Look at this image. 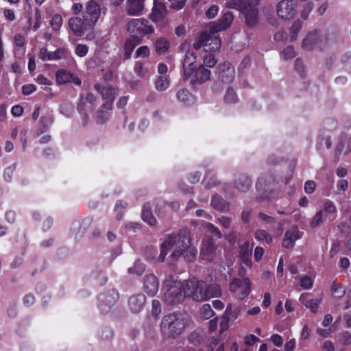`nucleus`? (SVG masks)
<instances>
[{"label": "nucleus", "mask_w": 351, "mask_h": 351, "mask_svg": "<svg viewBox=\"0 0 351 351\" xmlns=\"http://www.w3.org/2000/svg\"><path fill=\"white\" fill-rule=\"evenodd\" d=\"M331 289L332 294L337 298H341L346 292V289L343 288L341 284H333Z\"/></svg>", "instance_id": "47"}, {"label": "nucleus", "mask_w": 351, "mask_h": 351, "mask_svg": "<svg viewBox=\"0 0 351 351\" xmlns=\"http://www.w3.org/2000/svg\"><path fill=\"white\" fill-rule=\"evenodd\" d=\"M110 110H107L104 108V105L102 106V109L98 112L97 118L98 121L101 123L105 122L108 119V111Z\"/></svg>", "instance_id": "60"}, {"label": "nucleus", "mask_w": 351, "mask_h": 351, "mask_svg": "<svg viewBox=\"0 0 351 351\" xmlns=\"http://www.w3.org/2000/svg\"><path fill=\"white\" fill-rule=\"evenodd\" d=\"M161 312V307L159 301L154 300L152 301V314L157 317Z\"/></svg>", "instance_id": "64"}, {"label": "nucleus", "mask_w": 351, "mask_h": 351, "mask_svg": "<svg viewBox=\"0 0 351 351\" xmlns=\"http://www.w3.org/2000/svg\"><path fill=\"white\" fill-rule=\"evenodd\" d=\"M149 56V49L147 46H141L136 51V58H147Z\"/></svg>", "instance_id": "54"}, {"label": "nucleus", "mask_w": 351, "mask_h": 351, "mask_svg": "<svg viewBox=\"0 0 351 351\" xmlns=\"http://www.w3.org/2000/svg\"><path fill=\"white\" fill-rule=\"evenodd\" d=\"M241 312L240 307H234L232 304H229L223 314L228 319H237Z\"/></svg>", "instance_id": "32"}, {"label": "nucleus", "mask_w": 351, "mask_h": 351, "mask_svg": "<svg viewBox=\"0 0 351 351\" xmlns=\"http://www.w3.org/2000/svg\"><path fill=\"white\" fill-rule=\"evenodd\" d=\"M252 254V247L248 242H245L240 247V257L247 265L250 264V256Z\"/></svg>", "instance_id": "29"}, {"label": "nucleus", "mask_w": 351, "mask_h": 351, "mask_svg": "<svg viewBox=\"0 0 351 351\" xmlns=\"http://www.w3.org/2000/svg\"><path fill=\"white\" fill-rule=\"evenodd\" d=\"M217 75L218 79L226 84L231 83L235 75V71L229 62L220 64L217 68Z\"/></svg>", "instance_id": "12"}, {"label": "nucleus", "mask_w": 351, "mask_h": 351, "mask_svg": "<svg viewBox=\"0 0 351 351\" xmlns=\"http://www.w3.org/2000/svg\"><path fill=\"white\" fill-rule=\"evenodd\" d=\"M56 80L60 84L71 83L72 80V74L65 70H59L56 73Z\"/></svg>", "instance_id": "34"}, {"label": "nucleus", "mask_w": 351, "mask_h": 351, "mask_svg": "<svg viewBox=\"0 0 351 351\" xmlns=\"http://www.w3.org/2000/svg\"><path fill=\"white\" fill-rule=\"evenodd\" d=\"M302 27V23L300 21H295L291 26V41H293L296 39L298 33Z\"/></svg>", "instance_id": "49"}, {"label": "nucleus", "mask_w": 351, "mask_h": 351, "mask_svg": "<svg viewBox=\"0 0 351 351\" xmlns=\"http://www.w3.org/2000/svg\"><path fill=\"white\" fill-rule=\"evenodd\" d=\"M96 101L95 97L92 93H88L86 97H82L77 106V110L81 114L83 125H86L88 121L87 112L93 110Z\"/></svg>", "instance_id": "10"}, {"label": "nucleus", "mask_w": 351, "mask_h": 351, "mask_svg": "<svg viewBox=\"0 0 351 351\" xmlns=\"http://www.w3.org/2000/svg\"><path fill=\"white\" fill-rule=\"evenodd\" d=\"M211 206L216 210L223 212L228 209V204L219 196L215 195L211 201Z\"/></svg>", "instance_id": "33"}, {"label": "nucleus", "mask_w": 351, "mask_h": 351, "mask_svg": "<svg viewBox=\"0 0 351 351\" xmlns=\"http://www.w3.org/2000/svg\"><path fill=\"white\" fill-rule=\"evenodd\" d=\"M321 36L319 32L313 30L309 32L302 41V48L305 50H311L315 47L319 42Z\"/></svg>", "instance_id": "21"}, {"label": "nucleus", "mask_w": 351, "mask_h": 351, "mask_svg": "<svg viewBox=\"0 0 351 351\" xmlns=\"http://www.w3.org/2000/svg\"><path fill=\"white\" fill-rule=\"evenodd\" d=\"M307 295L308 294L306 293H302L300 296L299 300L300 302L304 304L307 308H309L312 313H315L318 310L321 300L320 299H312V300L306 301Z\"/></svg>", "instance_id": "27"}, {"label": "nucleus", "mask_w": 351, "mask_h": 351, "mask_svg": "<svg viewBox=\"0 0 351 351\" xmlns=\"http://www.w3.org/2000/svg\"><path fill=\"white\" fill-rule=\"evenodd\" d=\"M339 341L343 345H350L351 343V334L348 332H344L339 335Z\"/></svg>", "instance_id": "58"}, {"label": "nucleus", "mask_w": 351, "mask_h": 351, "mask_svg": "<svg viewBox=\"0 0 351 351\" xmlns=\"http://www.w3.org/2000/svg\"><path fill=\"white\" fill-rule=\"evenodd\" d=\"M134 71L138 75V76L143 77L147 73V69H145L142 64V63L139 62H136L134 66Z\"/></svg>", "instance_id": "59"}, {"label": "nucleus", "mask_w": 351, "mask_h": 351, "mask_svg": "<svg viewBox=\"0 0 351 351\" xmlns=\"http://www.w3.org/2000/svg\"><path fill=\"white\" fill-rule=\"evenodd\" d=\"M142 40L140 38H134L130 36L125 41L124 45V58L125 59H128L130 58L132 51L134 48L139 45Z\"/></svg>", "instance_id": "26"}, {"label": "nucleus", "mask_w": 351, "mask_h": 351, "mask_svg": "<svg viewBox=\"0 0 351 351\" xmlns=\"http://www.w3.org/2000/svg\"><path fill=\"white\" fill-rule=\"evenodd\" d=\"M159 289V282L154 274L146 275L143 281V289L145 293L152 297L156 295Z\"/></svg>", "instance_id": "16"}, {"label": "nucleus", "mask_w": 351, "mask_h": 351, "mask_svg": "<svg viewBox=\"0 0 351 351\" xmlns=\"http://www.w3.org/2000/svg\"><path fill=\"white\" fill-rule=\"evenodd\" d=\"M163 300L169 305L182 302L186 297L185 281L180 282L173 276L167 277L162 284Z\"/></svg>", "instance_id": "4"}, {"label": "nucleus", "mask_w": 351, "mask_h": 351, "mask_svg": "<svg viewBox=\"0 0 351 351\" xmlns=\"http://www.w3.org/2000/svg\"><path fill=\"white\" fill-rule=\"evenodd\" d=\"M39 130L40 132L46 131L53 123V118L50 115L42 117L40 121Z\"/></svg>", "instance_id": "43"}, {"label": "nucleus", "mask_w": 351, "mask_h": 351, "mask_svg": "<svg viewBox=\"0 0 351 351\" xmlns=\"http://www.w3.org/2000/svg\"><path fill=\"white\" fill-rule=\"evenodd\" d=\"M245 16V24L249 27H254L258 23V10L255 8L251 10L245 11L243 13Z\"/></svg>", "instance_id": "24"}, {"label": "nucleus", "mask_w": 351, "mask_h": 351, "mask_svg": "<svg viewBox=\"0 0 351 351\" xmlns=\"http://www.w3.org/2000/svg\"><path fill=\"white\" fill-rule=\"evenodd\" d=\"M171 250L172 253L170 257L173 261L182 257L186 261L192 262L195 260L197 254V248L191 244L189 237L183 232L164 237L160 244V254L158 261L164 262L165 256Z\"/></svg>", "instance_id": "1"}, {"label": "nucleus", "mask_w": 351, "mask_h": 351, "mask_svg": "<svg viewBox=\"0 0 351 351\" xmlns=\"http://www.w3.org/2000/svg\"><path fill=\"white\" fill-rule=\"evenodd\" d=\"M128 206V204L125 202L123 201H119L115 206H114V210L117 213V219H120L121 218V211L125 208Z\"/></svg>", "instance_id": "61"}, {"label": "nucleus", "mask_w": 351, "mask_h": 351, "mask_svg": "<svg viewBox=\"0 0 351 351\" xmlns=\"http://www.w3.org/2000/svg\"><path fill=\"white\" fill-rule=\"evenodd\" d=\"M191 324L189 315L185 313H173L165 315L160 322L162 334L175 339L180 335Z\"/></svg>", "instance_id": "3"}, {"label": "nucleus", "mask_w": 351, "mask_h": 351, "mask_svg": "<svg viewBox=\"0 0 351 351\" xmlns=\"http://www.w3.org/2000/svg\"><path fill=\"white\" fill-rule=\"evenodd\" d=\"M313 8V3L311 1L306 3L303 5V8L301 10L300 16L303 20H306Z\"/></svg>", "instance_id": "48"}, {"label": "nucleus", "mask_w": 351, "mask_h": 351, "mask_svg": "<svg viewBox=\"0 0 351 351\" xmlns=\"http://www.w3.org/2000/svg\"><path fill=\"white\" fill-rule=\"evenodd\" d=\"M143 219L151 226L156 223V219L151 213V208L149 204L144 205L143 209Z\"/></svg>", "instance_id": "37"}, {"label": "nucleus", "mask_w": 351, "mask_h": 351, "mask_svg": "<svg viewBox=\"0 0 351 351\" xmlns=\"http://www.w3.org/2000/svg\"><path fill=\"white\" fill-rule=\"evenodd\" d=\"M27 43V40L25 36L21 34H16L14 36V44L15 46L14 55H21L25 53V46Z\"/></svg>", "instance_id": "25"}, {"label": "nucleus", "mask_w": 351, "mask_h": 351, "mask_svg": "<svg viewBox=\"0 0 351 351\" xmlns=\"http://www.w3.org/2000/svg\"><path fill=\"white\" fill-rule=\"evenodd\" d=\"M145 269V265L141 261H136L132 267L128 269V272L132 274L141 275Z\"/></svg>", "instance_id": "46"}, {"label": "nucleus", "mask_w": 351, "mask_h": 351, "mask_svg": "<svg viewBox=\"0 0 351 351\" xmlns=\"http://www.w3.org/2000/svg\"><path fill=\"white\" fill-rule=\"evenodd\" d=\"M215 315V312L213 311L211 306L209 304H203L199 309L198 316L200 319L206 320Z\"/></svg>", "instance_id": "30"}, {"label": "nucleus", "mask_w": 351, "mask_h": 351, "mask_svg": "<svg viewBox=\"0 0 351 351\" xmlns=\"http://www.w3.org/2000/svg\"><path fill=\"white\" fill-rule=\"evenodd\" d=\"M101 5L96 0H88L82 12L86 23L95 27L101 15Z\"/></svg>", "instance_id": "7"}, {"label": "nucleus", "mask_w": 351, "mask_h": 351, "mask_svg": "<svg viewBox=\"0 0 351 351\" xmlns=\"http://www.w3.org/2000/svg\"><path fill=\"white\" fill-rule=\"evenodd\" d=\"M169 47V43L166 38H160L156 41V51L159 54L165 53L168 50Z\"/></svg>", "instance_id": "36"}, {"label": "nucleus", "mask_w": 351, "mask_h": 351, "mask_svg": "<svg viewBox=\"0 0 351 351\" xmlns=\"http://www.w3.org/2000/svg\"><path fill=\"white\" fill-rule=\"evenodd\" d=\"M255 238L259 241H265L269 244L271 242L272 239L269 233L264 230H258L256 232Z\"/></svg>", "instance_id": "42"}, {"label": "nucleus", "mask_w": 351, "mask_h": 351, "mask_svg": "<svg viewBox=\"0 0 351 351\" xmlns=\"http://www.w3.org/2000/svg\"><path fill=\"white\" fill-rule=\"evenodd\" d=\"M126 31L130 35L134 38H140L154 33V28L149 22L143 18L132 19L126 25Z\"/></svg>", "instance_id": "5"}, {"label": "nucleus", "mask_w": 351, "mask_h": 351, "mask_svg": "<svg viewBox=\"0 0 351 351\" xmlns=\"http://www.w3.org/2000/svg\"><path fill=\"white\" fill-rule=\"evenodd\" d=\"M251 282L249 278H235L230 284V291L239 300H243L250 293Z\"/></svg>", "instance_id": "8"}, {"label": "nucleus", "mask_w": 351, "mask_h": 351, "mask_svg": "<svg viewBox=\"0 0 351 351\" xmlns=\"http://www.w3.org/2000/svg\"><path fill=\"white\" fill-rule=\"evenodd\" d=\"M205 228L208 232H210V233H213L218 238H221L222 237V234H221V232L219 231V230L217 227H215L213 224H212L210 223H206L205 225Z\"/></svg>", "instance_id": "56"}, {"label": "nucleus", "mask_w": 351, "mask_h": 351, "mask_svg": "<svg viewBox=\"0 0 351 351\" xmlns=\"http://www.w3.org/2000/svg\"><path fill=\"white\" fill-rule=\"evenodd\" d=\"M177 97L180 101L186 106H189L194 102L193 97L186 89L179 91L177 93Z\"/></svg>", "instance_id": "31"}, {"label": "nucleus", "mask_w": 351, "mask_h": 351, "mask_svg": "<svg viewBox=\"0 0 351 351\" xmlns=\"http://www.w3.org/2000/svg\"><path fill=\"white\" fill-rule=\"evenodd\" d=\"M276 14L282 20L289 21L296 14V4L293 0H281L276 6Z\"/></svg>", "instance_id": "9"}, {"label": "nucleus", "mask_w": 351, "mask_h": 351, "mask_svg": "<svg viewBox=\"0 0 351 351\" xmlns=\"http://www.w3.org/2000/svg\"><path fill=\"white\" fill-rule=\"evenodd\" d=\"M203 62L206 67L213 68L217 64V60L213 54L208 53L204 57Z\"/></svg>", "instance_id": "51"}, {"label": "nucleus", "mask_w": 351, "mask_h": 351, "mask_svg": "<svg viewBox=\"0 0 351 351\" xmlns=\"http://www.w3.org/2000/svg\"><path fill=\"white\" fill-rule=\"evenodd\" d=\"M69 27L74 34L77 36H82L89 29H93L94 27L86 23L84 18L73 17L69 20Z\"/></svg>", "instance_id": "13"}, {"label": "nucleus", "mask_w": 351, "mask_h": 351, "mask_svg": "<svg viewBox=\"0 0 351 351\" xmlns=\"http://www.w3.org/2000/svg\"><path fill=\"white\" fill-rule=\"evenodd\" d=\"M207 351H224L223 343H219L217 338H211L207 346Z\"/></svg>", "instance_id": "40"}, {"label": "nucleus", "mask_w": 351, "mask_h": 351, "mask_svg": "<svg viewBox=\"0 0 351 351\" xmlns=\"http://www.w3.org/2000/svg\"><path fill=\"white\" fill-rule=\"evenodd\" d=\"M145 303V297L143 294L132 296L129 300V307L134 313H138L143 308Z\"/></svg>", "instance_id": "22"}, {"label": "nucleus", "mask_w": 351, "mask_h": 351, "mask_svg": "<svg viewBox=\"0 0 351 351\" xmlns=\"http://www.w3.org/2000/svg\"><path fill=\"white\" fill-rule=\"evenodd\" d=\"M251 186L250 180L245 176H242L237 183V187L241 191H247Z\"/></svg>", "instance_id": "41"}, {"label": "nucleus", "mask_w": 351, "mask_h": 351, "mask_svg": "<svg viewBox=\"0 0 351 351\" xmlns=\"http://www.w3.org/2000/svg\"><path fill=\"white\" fill-rule=\"evenodd\" d=\"M301 237V232L296 228L287 231L282 241V246L286 248L292 247L295 241L300 239Z\"/></svg>", "instance_id": "23"}, {"label": "nucleus", "mask_w": 351, "mask_h": 351, "mask_svg": "<svg viewBox=\"0 0 351 351\" xmlns=\"http://www.w3.org/2000/svg\"><path fill=\"white\" fill-rule=\"evenodd\" d=\"M197 57L193 51H188L183 61V76L185 80L190 78L196 69Z\"/></svg>", "instance_id": "14"}, {"label": "nucleus", "mask_w": 351, "mask_h": 351, "mask_svg": "<svg viewBox=\"0 0 351 351\" xmlns=\"http://www.w3.org/2000/svg\"><path fill=\"white\" fill-rule=\"evenodd\" d=\"M229 322L230 319H228L227 317H226L224 315H222L221 317V321L220 322V334L222 335L225 331H226L229 328Z\"/></svg>", "instance_id": "63"}, {"label": "nucleus", "mask_w": 351, "mask_h": 351, "mask_svg": "<svg viewBox=\"0 0 351 351\" xmlns=\"http://www.w3.org/2000/svg\"><path fill=\"white\" fill-rule=\"evenodd\" d=\"M167 13L166 6L162 2L158 0L154 1V6L150 14V19L152 21L156 23L162 21Z\"/></svg>", "instance_id": "19"}, {"label": "nucleus", "mask_w": 351, "mask_h": 351, "mask_svg": "<svg viewBox=\"0 0 351 351\" xmlns=\"http://www.w3.org/2000/svg\"><path fill=\"white\" fill-rule=\"evenodd\" d=\"M219 10V8L218 5H212L206 11V16L208 19H213L217 15Z\"/></svg>", "instance_id": "52"}, {"label": "nucleus", "mask_w": 351, "mask_h": 351, "mask_svg": "<svg viewBox=\"0 0 351 351\" xmlns=\"http://www.w3.org/2000/svg\"><path fill=\"white\" fill-rule=\"evenodd\" d=\"M260 3L261 0H227L226 7L243 13L245 11L256 8Z\"/></svg>", "instance_id": "11"}, {"label": "nucleus", "mask_w": 351, "mask_h": 351, "mask_svg": "<svg viewBox=\"0 0 351 351\" xmlns=\"http://www.w3.org/2000/svg\"><path fill=\"white\" fill-rule=\"evenodd\" d=\"M326 219V215H324L323 210H319L312 218L310 226L312 228H315L322 223Z\"/></svg>", "instance_id": "39"}, {"label": "nucleus", "mask_w": 351, "mask_h": 351, "mask_svg": "<svg viewBox=\"0 0 351 351\" xmlns=\"http://www.w3.org/2000/svg\"><path fill=\"white\" fill-rule=\"evenodd\" d=\"M201 256L202 259L206 261H211L216 256V246L212 239H208L203 242Z\"/></svg>", "instance_id": "20"}, {"label": "nucleus", "mask_w": 351, "mask_h": 351, "mask_svg": "<svg viewBox=\"0 0 351 351\" xmlns=\"http://www.w3.org/2000/svg\"><path fill=\"white\" fill-rule=\"evenodd\" d=\"M62 25V18L61 15L56 14H54L51 21V26L53 30H58Z\"/></svg>", "instance_id": "50"}, {"label": "nucleus", "mask_w": 351, "mask_h": 351, "mask_svg": "<svg viewBox=\"0 0 351 351\" xmlns=\"http://www.w3.org/2000/svg\"><path fill=\"white\" fill-rule=\"evenodd\" d=\"M282 55L285 60L293 58L295 56V51L292 47H287L284 49Z\"/></svg>", "instance_id": "62"}, {"label": "nucleus", "mask_w": 351, "mask_h": 351, "mask_svg": "<svg viewBox=\"0 0 351 351\" xmlns=\"http://www.w3.org/2000/svg\"><path fill=\"white\" fill-rule=\"evenodd\" d=\"M300 285L304 289H311L313 285V279L307 275L302 276L300 278Z\"/></svg>", "instance_id": "45"}, {"label": "nucleus", "mask_w": 351, "mask_h": 351, "mask_svg": "<svg viewBox=\"0 0 351 351\" xmlns=\"http://www.w3.org/2000/svg\"><path fill=\"white\" fill-rule=\"evenodd\" d=\"M323 213L324 215H326V219H327L330 215L334 214L336 212V208L334 204L330 201H326L324 202L323 205Z\"/></svg>", "instance_id": "44"}, {"label": "nucleus", "mask_w": 351, "mask_h": 351, "mask_svg": "<svg viewBox=\"0 0 351 351\" xmlns=\"http://www.w3.org/2000/svg\"><path fill=\"white\" fill-rule=\"evenodd\" d=\"M225 102L227 104H232L237 101V97L235 93L232 89H228L224 97Z\"/></svg>", "instance_id": "53"}, {"label": "nucleus", "mask_w": 351, "mask_h": 351, "mask_svg": "<svg viewBox=\"0 0 351 351\" xmlns=\"http://www.w3.org/2000/svg\"><path fill=\"white\" fill-rule=\"evenodd\" d=\"M117 298H118V294L115 291H112V293L110 295H106L101 296L99 299L101 310L103 311H106V309L101 306L102 303H104L106 302L108 303L109 306H112V304H114L115 303Z\"/></svg>", "instance_id": "38"}, {"label": "nucleus", "mask_w": 351, "mask_h": 351, "mask_svg": "<svg viewBox=\"0 0 351 351\" xmlns=\"http://www.w3.org/2000/svg\"><path fill=\"white\" fill-rule=\"evenodd\" d=\"M233 20L234 16L232 12L223 13L217 22L211 23L208 29L201 34L193 43L194 48L199 49L202 47L208 53L217 51L221 46L218 32L229 28Z\"/></svg>", "instance_id": "2"}, {"label": "nucleus", "mask_w": 351, "mask_h": 351, "mask_svg": "<svg viewBox=\"0 0 351 351\" xmlns=\"http://www.w3.org/2000/svg\"><path fill=\"white\" fill-rule=\"evenodd\" d=\"M221 295V290L219 285L217 284L208 285L206 283L205 301L213 298L220 297Z\"/></svg>", "instance_id": "28"}, {"label": "nucleus", "mask_w": 351, "mask_h": 351, "mask_svg": "<svg viewBox=\"0 0 351 351\" xmlns=\"http://www.w3.org/2000/svg\"><path fill=\"white\" fill-rule=\"evenodd\" d=\"M186 297L197 302L205 301L206 282L192 279L185 281Z\"/></svg>", "instance_id": "6"}, {"label": "nucleus", "mask_w": 351, "mask_h": 351, "mask_svg": "<svg viewBox=\"0 0 351 351\" xmlns=\"http://www.w3.org/2000/svg\"><path fill=\"white\" fill-rule=\"evenodd\" d=\"M88 51V48L85 45L79 44L75 47V53L80 57H84Z\"/></svg>", "instance_id": "57"}, {"label": "nucleus", "mask_w": 351, "mask_h": 351, "mask_svg": "<svg viewBox=\"0 0 351 351\" xmlns=\"http://www.w3.org/2000/svg\"><path fill=\"white\" fill-rule=\"evenodd\" d=\"M169 86V78L167 76H158L155 82V87L157 90L163 92Z\"/></svg>", "instance_id": "35"}, {"label": "nucleus", "mask_w": 351, "mask_h": 351, "mask_svg": "<svg viewBox=\"0 0 351 351\" xmlns=\"http://www.w3.org/2000/svg\"><path fill=\"white\" fill-rule=\"evenodd\" d=\"M210 71L204 66L195 69L192 76L188 80H191L193 84H202L210 79Z\"/></svg>", "instance_id": "18"}, {"label": "nucleus", "mask_w": 351, "mask_h": 351, "mask_svg": "<svg viewBox=\"0 0 351 351\" xmlns=\"http://www.w3.org/2000/svg\"><path fill=\"white\" fill-rule=\"evenodd\" d=\"M52 57H53L52 51H49L45 48H43L40 50L39 58L43 61L53 60V59H51V58H52Z\"/></svg>", "instance_id": "55"}, {"label": "nucleus", "mask_w": 351, "mask_h": 351, "mask_svg": "<svg viewBox=\"0 0 351 351\" xmlns=\"http://www.w3.org/2000/svg\"><path fill=\"white\" fill-rule=\"evenodd\" d=\"M95 88L100 93L103 99L106 100L104 104V108L107 110H111L112 102L116 95V90L111 86L106 85L101 87L99 84L95 85Z\"/></svg>", "instance_id": "15"}, {"label": "nucleus", "mask_w": 351, "mask_h": 351, "mask_svg": "<svg viewBox=\"0 0 351 351\" xmlns=\"http://www.w3.org/2000/svg\"><path fill=\"white\" fill-rule=\"evenodd\" d=\"M145 0H127L125 10L130 16H140L145 8Z\"/></svg>", "instance_id": "17"}]
</instances>
